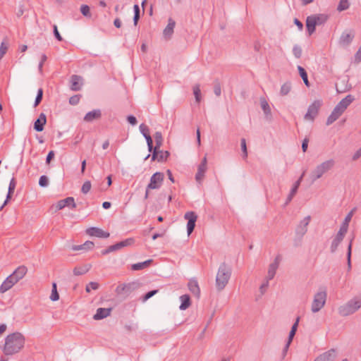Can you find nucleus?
I'll return each instance as SVG.
<instances>
[{
    "instance_id": "obj_17",
    "label": "nucleus",
    "mask_w": 361,
    "mask_h": 361,
    "mask_svg": "<svg viewBox=\"0 0 361 361\" xmlns=\"http://www.w3.org/2000/svg\"><path fill=\"white\" fill-rule=\"evenodd\" d=\"M336 357V350L331 348L318 355L314 361H334Z\"/></svg>"
},
{
    "instance_id": "obj_30",
    "label": "nucleus",
    "mask_w": 361,
    "mask_h": 361,
    "mask_svg": "<svg viewBox=\"0 0 361 361\" xmlns=\"http://www.w3.org/2000/svg\"><path fill=\"white\" fill-rule=\"evenodd\" d=\"M94 247V243L92 241L87 240L82 245H73L72 247V250H75V251L82 250L87 251V250L93 249Z\"/></svg>"
},
{
    "instance_id": "obj_39",
    "label": "nucleus",
    "mask_w": 361,
    "mask_h": 361,
    "mask_svg": "<svg viewBox=\"0 0 361 361\" xmlns=\"http://www.w3.org/2000/svg\"><path fill=\"white\" fill-rule=\"evenodd\" d=\"M59 299V294L57 291V286L55 282L52 283L51 293L50 295V300L52 301H57Z\"/></svg>"
},
{
    "instance_id": "obj_60",
    "label": "nucleus",
    "mask_w": 361,
    "mask_h": 361,
    "mask_svg": "<svg viewBox=\"0 0 361 361\" xmlns=\"http://www.w3.org/2000/svg\"><path fill=\"white\" fill-rule=\"evenodd\" d=\"M16 185V181L15 180V178H13L9 183L8 191H10V192H14Z\"/></svg>"
},
{
    "instance_id": "obj_36",
    "label": "nucleus",
    "mask_w": 361,
    "mask_h": 361,
    "mask_svg": "<svg viewBox=\"0 0 361 361\" xmlns=\"http://www.w3.org/2000/svg\"><path fill=\"white\" fill-rule=\"evenodd\" d=\"M298 70L300 76L302 78L305 85L309 87L310 86V83L308 80L307 71H305V69L304 68H302L300 66H298Z\"/></svg>"
},
{
    "instance_id": "obj_38",
    "label": "nucleus",
    "mask_w": 361,
    "mask_h": 361,
    "mask_svg": "<svg viewBox=\"0 0 361 361\" xmlns=\"http://www.w3.org/2000/svg\"><path fill=\"white\" fill-rule=\"evenodd\" d=\"M206 171L207 167L198 166L197 172L195 175V179L198 183H200L204 178Z\"/></svg>"
},
{
    "instance_id": "obj_2",
    "label": "nucleus",
    "mask_w": 361,
    "mask_h": 361,
    "mask_svg": "<svg viewBox=\"0 0 361 361\" xmlns=\"http://www.w3.org/2000/svg\"><path fill=\"white\" fill-rule=\"evenodd\" d=\"M231 266L225 262L220 264L216 277V287L219 291H221L226 286L231 276Z\"/></svg>"
},
{
    "instance_id": "obj_18",
    "label": "nucleus",
    "mask_w": 361,
    "mask_h": 361,
    "mask_svg": "<svg viewBox=\"0 0 361 361\" xmlns=\"http://www.w3.org/2000/svg\"><path fill=\"white\" fill-rule=\"evenodd\" d=\"M354 100H355L354 97L351 94H348L345 98H343L341 101H340L338 102V104L335 107L343 114L345 111V110L348 108V106Z\"/></svg>"
},
{
    "instance_id": "obj_6",
    "label": "nucleus",
    "mask_w": 361,
    "mask_h": 361,
    "mask_svg": "<svg viewBox=\"0 0 361 361\" xmlns=\"http://www.w3.org/2000/svg\"><path fill=\"white\" fill-rule=\"evenodd\" d=\"M164 175L161 172L154 173L150 178L149 184L147 185L145 194V199L149 197V190H157L160 188L164 181Z\"/></svg>"
},
{
    "instance_id": "obj_62",
    "label": "nucleus",
    "mask_w": 361,
    "mask_h": 361,
    "mask_svg": "<svg viewBox=\"0 0 361 361\" xmlns=\"http://www.w3.org/2000/svg\"><path fill=\"white\" fill-rule=\"evenodd\" d=\"M47 57L45 54H42V57H41V61L39 62V66H38V69H39V71L42 73V67H43V64L44 63L47 61Z\"/></svg>"
},
{
    "instance_id": "obj_55",
    "label": "nucleus",
    "mask_w": 361,
    "mask_h": 361,
    "mask_svg": "<svg viewBox=\"0 0 361 361\" xmlns=\"http://www.w3.org/2000/svg\"><path fill=\"white\" fill-rule=\"evenodd\" d=\"M140 130L145 137V136H147V135H149V129L148 126L145 123L140 124Z\"/></svg>"
},
{
    "instance_id": "obj_52",
    "label": "nucleus",
    "mask_w": 361,
    "mask_h": 361,
    "mask_svg": "<svg viewBox=\"0 0 361 361\" xmlns=\"http://www.w3.org/2000/svg\"><path fill=\"white\" fill-rule=\"evenodd\" d=\"M92 185L90 181H85L81 188V192L84 194H87L91 189Z\"/></svg>"
},
{
    "instance_id": "obj_5",
    "label": "nucleus",
    "mask_w": 361,
    "mask_h": 361,
    "mask_svg": "<svg viewBox=\"0 0 361 361\" xmlns=\"http://www.w3.org/2000/svg\"><path fill=\"white\" fill-rule=\"evenodd\" d=\"M141 286V283L138 281H132L128 283H122L118 285L115 292L118 295L128 297L133 292L137 290Z\"/></svg>"
},
{
    "instance_id": "obj_61",
    "label": "nucleus",
    "mask_w": 361,
    "mask_h": 361,
    "mask_svg": "<svg viewBox=\"0 0 361 361\" xmlns=\"http://www.w3.org/2000/svg\"><path fill=\"white\" fill-rule=\"evenodd\" d=\"M13 192H10L8 191L6 198L4 202V204L0 207V211L3 209V208L8 204V201L11 199Z\"/></svg>"
},
{
    "instance_id": "obj_35",
    "label": "nucleus",
    "mask_w": 361,
    "mask_h": 361,
    "mask_svg": "<svg viewBox=\"0 0 361 361\" xmlns=\"http://www.w3.org/2000/svg\"><path fill=\"white\" fill-rule=\"evenodd\" d=\"M135 243V239L133 238H129L121 242H118L116 244L118 250H121L125 247L131 246Z\"/></svg>"
},
{
    "instance_id": "obj_32",
    "label": "nucleus",
    "mask_w": 361,
    "mask_h": 361,
    "mask_svg": "<svg viewBox=\"0 0 361 361\" xmlns=\"http://www.w3.org/2000/svg\"><path fill=\"white\" fill-rule=\"evenodd\" d=\"M152 262H153L152 259H147L142 262H138L136 264H133L131 265V269L133 271H138V270L144 269L147 268V267H149L152 263Z\"/></svg>"
},
{
    "instance_id": "obj_48",
    "label": "nucleus",
    "mask_w": 361,
    "mask_h": 361,
    "mask_svg": "<svg viewBox=\"0 0 361 361\" xmlns=\"http://www.w3.org/2000/svg\"><path fill=\"white\" fill-rule=\"evenodd\" d=\"M42 98H43V90L42 88H39L37 91V96L35 98V104H34L35 107H36L37 106H38L40 104V102L42 100Z\"/></svg>"
},
{
    "instance_id": "obj_33",
    "label": "nucleus",
    "mask_w": 361,
    "mask_h": 361,
    "mask_svg": "<svg viewBox=\"0 0 361 361\" xmlns=\"http://www.w3.org/2000/svg\"><path fill=\"white\" fill-rule=\"evenodd\" d=\"M180 300L181 301V304L179 307L180 310H185L190 306L191 302L190 297L189 295L185 294L181 295L180 297Z\"/></svg>"
},
{
    "instance_id": "obj_1",
    "label": "nucleus",
    "mask_w": 361,
    "mask_h": 361,
    "mask_svg": "<svg viewBox=\"0 0 361 361\" xmlns=\"http://www.w3.org/2000/svg\"><path fill=\"white\" fill-rule=\"evenodd\" d=\"M25 336L20 332L8 334L5 338L3 352L5 355H12L18 353L25 345Z\"/></svg>"
},
{
    "instance_id": "obj_58",
    "label": "nucleus",
    "mask_w": 361,
    "mask_h": 361,
    "mask_svg": "<svg viewBox=\"0 0 361 361\" xmlns=\"http://www.w3.org/2000/svg\"><path fill=\"white\" fill-rule=\"evenodd\" d=\"M53 32H54V37H56V39L59 41H62L63 40V38L61 37V35H60L59 30H58V27L56 25H54L53 26Z\"/></svg>"
},
{
    "instance_id": "obj_43",
    "label": "nucleus",
    "mask_w": 361,
    "mask_h": 361,
    "mask_svg": "<svg viewBox=\"0 0 361 361\" xmlns=\"http://www.w3.org/2000/svg\"><path fill=\"white\" fill-rule=\"evenodd\" d=\"M13 286L11 281L6 278L0 286V293H4Z\"/></svg>"
},
{
    "instance_id": "obj_31",
    "label": "nucleus",
    "mask_w": 361,
    "mask_h": 361,
    "mask_svg": "<svg viewBox=\"0 0 361 361\" xmlns=\"http://www.w3.org/2000/svg\"><path fill=\"white\" fill-rule=\"evenodd\" d=\"M342 113L338 110L336 107H334L331 114L329 116L326 121V125L329 126L336 121L341 116Z\"/></svg>"
},
{
    "instance_id": "obj_11",
    "label": "nucleus",
    "mask_w": 361,
    "mask_h": 361,
    "mask_svg": "<svg viewBox=\"0 0 361 361\" xmlns=\"http://www.w3.org/2000/svg\"><path fill=\"white\" fill-rule=\"evenodd\" d=\"M184 218L188 220L187 232L188 235H189L193 232L195 229L197 216L194 212H188L185 214Z\"/></svg>"
},
{
    "instance_id": "obj_16",
    "label": "nucleus",
    "mask_w": 361,
    "mask_h": 361,
    "mask_svg": "<svg viewBox=\"0 0 361 361\" xmlns=\"http://www.w3.org/2000/svg\"><path fill=\"white\" fill-rule=\"evenodd\" d=\"M346 233L339 230L334 238V240L331 242V246H330V250L331 253H334L340 245V243L343 241Z\"/></svg>"
},
{
    "instance_id": "obj_28",
    "label": "nucleus",
    "mask_w": 361,
    "mask_h": 361,
    "mask_svg": "<svg viewBox=\"0 0 361 361\" xmlns=\"http://www.w3.org/2000/svg\"><path fill=\"white\" fill-rule=\"evenodd\" d=\"M190 291L194 294L197 298L200 297V289L198 283L196 280H190L188 284Z\"/></svg>"
},
{
    "instance_id": "obj_40",
    "label": "nucleus",
    "mask_w": 361,
    "mask_h": 361,
    "mask_svg": "<svg viewBox=\"0 0 361 361\" xmlns=\"http://www.w3.org/2000/svg\"><path fill=\"white\" fill-rule=\"evenodd\" d=\"M134 10V16H133V23L134 25L136 26L140 18V9L137 4H135L133 6Z\"/></svg>"
},
{
    "instance_id": "obj_27",
    "label": "nucleus",
    "mask_w": 361,
    "mask_h": 361,
    "mask_svg": "<svg viewBox=\"0 0 361 361\" xmlns=\"http://www.w3.org/2000/svg\"><path fill=\"white\" fill-rule=\"evenodd\" d=\"M302 178V175L300 176V178L294 183L292 189L290 190V192L289 193V195H288L287 197V199H286V201L285 202V205H287L291 200L293 198V197L295 196V195L296 194L297 191H298V189L300 186V182H301V180Z\"/></svg>"
},
{
    "instance_id": "obj_4",
    "label": "nucleus",
    "mask_w": 361,
    "mask_h": 361,
    "mask_svg": "<svg viewBox=\"0 0 361 361\" xmlns=\"http://www.w3.org/2000/svg\"><path fill=\"white\" fill-rule=\"evenodd\" d=\"M335 165V161L332 159L326 160L319 164L311 173V178L313 181L320 178L323 174L331 170Z\"/></svg>"
},
{
    "instance_id": "obj_9",
    "label": "nucleus",
    "mask_w": 361,
    "mask_h": 361,
    "mask_svg": "<svg viewBox=\"0 0 361 361\" xmlns=\"http://www.w3.org/2000/svg\"><path fill=\"white\" fill-rule=\"evenodd\" d=\"M311 216H307L301 220L295 228V235L298 242L300 243L303 236L307 232V226L310 222Z\"/></svg>"
},
{
    "instance_id": "obj_22",
    "label": "nucleus",
    "mask_w": 361,
    "mask_h": 361,
    "mask_svg": "<svg viewBox=\"0 0 361 361\" xmlns=\"http://www.w3.org/2000/svg\"><path fill=\"white\" fill-rule=\"evenodd\" d=\"M112 308H102L99 307L97 310L96 313L93 316L94 320L103 319L111 314Z\"/></svg>"
},
{
    "instance_id": "obj_3",
    "label": "nucleus",
    "mask_w": 361,
    "mask_h": 361,
    "mask_svg": "<svg viewBox=\"0 0 361 361\" xmlns=\"http://www.w3.org/2000/svg\"><path fill=\"white\" fill-rule=\"evenodd\" d=\"M328 19L329 16L324 13L307 16L306 18V28L309 35H312L315 32L317 25H324Z\"/></svg>"
},
{
    "instance_id": "obj_63",
    "label": "nucleus",
    "mask_w": 361,
    "mask_h": 361,
    "mask_svg": "<svg viewBox=\"0 0 361 361\" xmlns=\"http://www.w3.org/2000/svg\"><path fill=\"white\" fill-rule=\"evenodd\" d=\"M127 121L129 123H130L132 126H135L137 123V118L133 116L129 115L127 116Z\"/></svg>"
},
{
    "instance_id": "obj_51",
    "label": "nucleus",
    "mask_w": 361,
    "mask_h": 361,
    "mask_svg": "<svg viewBox=\"0 0 361 361\" xmlns=\"http://www.w3.org/2000/svg\"><path fill=\"white\" fill-rule=\"evenodd\" d=\"M147 141L148 150L149 152H152L154 150V147L153 146V140L150 135H147V136H145V137Z\"/></svg>"
},
{
    "instance_id": "obj_59",
    "label": "nucleus",
    "mask_w": 361,
    "mask_h": 361,
    "mask_svg": "<svg viewBox=\"0 0 361 361\" xmlns=\"http://www.w3.org/2000/svg\"><path fill=\"white\" fill-rule=\"evenodd\" d=\"M8 49L7 45L4 42H1L0 46V60L3 58Z\"/></svg>"
},
{
    "instance_id": "obj_47",
    "label": "nucleus",
    "mask_w": 361,
    "mask_h": 361,
    "mask_svg": "<svg viewBox=\"0 0 361 361\" xmlns=\"http://www.w3.org/2000/svg\"><path fill=\"white\" fill-rule=\"evenodd\" d=\"M80 12L84 16H85L87 18H91V16H92L91 13H90V8L89 6H87L86 4H83L81 6Z\"/></svg>"
},
{
    "instance_id": "obj_46",
    "label": "nucleus",
    "mask_w": 361,
    "mask_h": 361,
    "mask_svg": "<svg viewBox=\"0 0 361 361\" xmlns=\"http://www.w3.org/2000/svg\"><path fill=\"white\" fill-rule=\"evenodd\" d=\"M349 6L350 4L348 0H340L337 10L338 11H345L349 8Z\"/></svg>"
},
{
    "instance_id": "obj_57",
    "label": "nucleus",
    "mask_w": 361,
    "mask_h": 361,
    "mask_svg": "<svg viewBox=\"0 0 361 361\" xmlns=\"http://www.w3.org/2000/svg\"><path fill=\"white\" fill-rule=\"evenodd\" d=\"M80 99V95L75 94L70 97L69 103L71 105H76L79 103Z\"/></svg>"
},
{
    "instance_id": "obj_24",
    "label": "nucleus",
    "mask_w": 361,
    "mask_h": 361,
    "mask_svg": "<svg viewBox=\"0 0 361 361\" xmlns=\"http://www.w3.org/2000/svg\"><path fill=\"white\" fill-rule=\"evenodd\" d=\"M102 117V112L100 109H94L87 113L84 117V121L86 122H92L94 120H98Z\"/></svg>"
},
{
    "instance_id": "obj_50",
    "label": "nucleus",
    "mask_w": 361,
    "mask_h": 361,
    "mask_svg": "<svg viewBox=\"0 0 361 361\" xmlns=\"http://www.w3.org/2000/svg\"><path fill=\"white\" fill-rule=\"evenodd\" d=\"M118 250L116 246V244L109 246L106 249L102 251V255H106L111 252H115Z\"/></svg>"
},
{
    "instance_id": "obj_12",
    "label": "nucleus",
    "mask_w": 361,
    "mask_h": 361,
    "mask_svg": "<svg viewBox=\"0 0 361 361\" xmlns=\"http://www.w3.org/2000/svg\"><path fill=\"white\" fill-rule=\"evenodd\" d=\"M65 207H69L72 209L76 207V204L75 203V200L73 197H68L63 200H61L56 203L55 206H53V207H55V212L61 210Z\"/></svg>"
},
{
    "instance_id": "obj_56",
    "label": "nucleus",
    "mask_w": 361,
    "mask_h": 361,
    "mask_svg": "<svg viewBox=\"0 0 361 361\" xmlns=\"http://www.w3.org/2000/svg\"><path fill=\"white\" fill-rule=\"evenodd\" d=\"M49 184V179L48 178L43 175L42 176H40L39 179V185L41 186V187H47Z\"/></svg>"
},
{
    "instance_id": "obj_64",
    "label": "nucleus",
    "mask_w": 361,
    "mask_h": 361,
    "mask_svg": "<svg viewBox=\"0 0 361 361\" xmlns=\"http://www.w3.org/2000/svg\"><path fill=\"white\" fill-rule=\"evenodd\" d=\"M355 60L358 63L361 61V46L355 54Z\"/></svg>"
},
{
    "instance_id": "obj_21",
    "label": "nucleus",
    "mask_w": 361,
    "mask_h": 361,
    "mask_svg": "<svg viewBox=\"0 0 361 361\" xmlns=\"http://www.w3.org/2000/svg\"><path fill=\"white\" fill-rule=\"evenodd\" d=\"M47 123V116L44 113H41L39 118L34 123V129L37 132H42Z\"/></svg>"
},
{
    "instance_id": "obj_10",
    "label": "nucleus",
    "mask_w": 361,
    "mask_h": 361,
    "mask_svg": "<svg viewBox=\"0 0 361 361\" xmlns=\"http://www.w3.org/2000/svg\"><path fill=\"white\" fill-rule=\"evenodd\" d=\"M321 106L322 102L320 100H315L312 104L309 106L304 118L305 120L313 121L318 114Z\"/></svg>"
},
{
    "instance_id": "obj_54",
    "label": "nucleus",
    "mask_w": 361,
    "mask_h": 361,
    "mask_svg": "<svg viewBox=\"0 0 361 361\" xmlns=\"http://www.w3.org/2000/svg\"><path fill=\"white\" fill-rule=\"evenodd\" d=\"M293 55L297 58L300 59L302 56V49L298 45H295L293 48Z\"/></svg>"
},
{
    "instance_id": "obj_26",
    "label": "nucleus",
    "mask_w": 361,
    "mask_h": 361,
    "mask_svg": "<svg viewBox=\"0 0 361 361\" xmlns=\"http://www.w3.org/2000/svg\"><path fill=\"white\" fill-rule=\"evenodd\" d=\"M357 208L356 207H354L347 215L345 217V219L343 221V222L342 223V224L340 226V228L339 230L345 232L347 233L348 232V226H349V222L350 221L355 212L356 211Z\"/></svg>"
},
{
    "instance_id": "obj_53",
    "label": "nucleus",
    "mask_w": 361,
    "mask_h": 361,
    "mask_svg": "<svg viewBox=\"0 0 361 361\" xmlns=\"http://www.w3.org/2000/svg\"><path fill=\"white\" fill-rule=\"evenodd\" d=\"M158 290H150V291H148L147 293H146L143 296H142V301L143 302H145L147 301V300H149L150 298H152V296H154L155 294H157L158 293Z\"/></svg>"
},
{
    "instance_id": "obj_29",
    "label": "nucleus",
    "mask_w": 361,
    "mask_h": 361,
    "mask_svg": "<svg viewBox=\"0 0 361 361\" xmlns=\"http://www.w3.org/2000/svg\"><path fill=\"white\" fill-rule=\"evenodd\" d=\"M27 272V268L25 266L22 265V266L18 267L13 272L12 274L15 276V278L18 281H20V279H22L25 276Z\"/></svg>"
},
{
    "instance_id": "obj_44",
    "label": "nucleus",
    "mask_w": 361,
    "mask_h": 361,
    "mask_svg": "<svg viewBox=\"0 0 361 361\" xmlns=\"http://www.w3.org/2000/svg\"><path fill=\"white\" fill-rule=\"evenodd\" d=\"M240 146H241V149L243 152L242 157L243 159H246L247 157V149L246 140L245 138H242L240 140Z\"/></svg>"
},
{
    "instance_id": "obj_7",
    "label": "nucleus",
    "mask_w": 361,
    "mask_h": 361,
    "mask_svg": "<svg viewBox=\"0 0 361 361\" xmlns=\"http://www.w3.org/2000/svg\"><path fill=\"white\" fill-rule=\"evenodd\" d=\"M361 307L360 300H350L345 305L338 308V312L341 316L346 317L353 314Z\"/></svg>"
},
{
    "instance_id": "obj_8",
    "label": "nucleus",
    "mask_w": 361,
    "mask_h": 361,
    "mask_svg": "<svg viewBox=\"0 0 361 361\" xmlns=\"http://www.w3.org/2000/svg\"><path fill=\"white\" fill-rule=\"evenodd\" d=\"M326 299V291H321L316 293L312 304V311L313 312H319L325 305Z\"/></svg>"
},
{
    "instance_id": "obj_45",
    "label": "nucleus",
    "mask_w": 361,
    "mask_h": 361,
    "mask_svg": "<svg viewBox=\"0 0 361 361\" xmlns=\"http://www.w3.org/2000/svg\"><path fill=\"white\" fill-rule=\"evenodd\" d=\"M193 94L195 95L196 102L200 103L201 101V91L199 85H196L193 87Z\"/></svg>"
},
{
    "instance_id": "obj_15",
    "label": "nucleus",
    "mask_w": 361,
    "mask_h": 361,
    "mask_svg": "<svg viewBox=\"0 0 361 361\" xmlns=\"http://www.w3.org/2000/svg\"><path fill=\"white\" fill-rule=\"evenodd\" d=\"M86 233L91 236H96L98 238H109L110 233L104 231L102 229L97 227H90L86 230Z\"/></svg>"
},
{
    "instance_id": "obj_13",
    "label": "nucleus",
    "mask_w": 361,
    "mask_h": 361,
    "mask_svg": "<svg viewBox=\"0 0 361 361\" xmlns=\"http://www.w3.org/2000/svg\"><path fill=\"white\" fill-rule=\"evenodd\" d=\"M152 161H157L159 162L166 161L170 155L168 151H163L159 149H154L152 152Z\"/></svg>"
},
{
    "instance_id": "obj_42",
    "label": "nucleus",
    "mask_w": 361,
    "mask_h": 361,
    "mask_svg": "<svg viewBox=\"0 0 361 361\" xmlns=\"http://www.w3.org/2000/svg\"><path fill=\"white\" fill-rule=\"evenodd\" d=\"M291 90V83L290 82H286L283 85H282L281 90H280V94L282 96L287 95Z\"/></svg>"
},
{
    "instance_id": "obj_14",
    "label": "nucleus",
    "mask_w": 361,
    "mask_h": 361,
    "mask_svg": "<svg viewBox=\"0 0 361 361\" xmlns=\"http://www.w3.org/2000/svg\"><path fill=\"white\" fill-rule=\"evenodd\" d=\"M355 37V33L353 30L349 32H343L339 39V44L343 47L348 46Z\"/></svg>"
},
{
    "instance_id": "obj_25",
    "label": "nucleus",
    "mask_w": 361,
    "mask_h": 361,
    "mask_svg": "<svg viewBox=\"0 0 361 361\" xmlns=\"http://www.w3.org/2000/svg\"><path fill=\"white\" fill-rule=\"evenodd\" d=\"M176 22L170 18L168 20V25L163 31V35L166 39H170L171 37Z\"/></svg>"
},
{
    "instance_id": "obj_41",
    "label": "nucleus",
    "mask_w": 361,
    "mask_h": 361,
    "mask_svg": "<svg viewBox=\"0 0 361 361\" xmlns=\"http://www.w3.org/2000/svg\"><path fill=\"white\" fill-rule=\"evenodd\" d=\"M353 240V238H352L350 240L349 245L348 246V251H347V264H348V270H350L351 269V254H352Z\"/></svg>"
},
{
    "instance_id": "obj_49",
    "label": "nucleus",
    "mask_w": 361,
    "mask_h": 361,
    "mask_svg": "<svg viewBox=\"0 0 361 361\" xmlns=\"http://www.w3.org/2000/svg\"><path fill=\"white\" fill-rule=\"evenodd\" d=\"M99 287V285L97 282H90L85 288V290L87 293H90L91 289L92 290H97Z\"/></svg>"
},
{
    "instance_id": "obj_19",
    "label": "nucleus",
    "mask_w": 361,
    "mask_h": 361,
    "mask_svg": "<svg viewBox=\"0 0 361 361\" xmlns=\"http://www.w3.org/2000/svg\"><path fill=\"white\" fill-rule=\"evenodd\" d=\"M259 102L261 108L264 114L265 118L267 121H271L273 118L271 110L267 99L264 97H260Z\"/></svg>"
},
{
    "instance_id": "obj_23",
    "label": "nucleus",
    "mask_w": 361,
    "mask_h": 361,
    "mask_svg": "<svg viewBox=\"0 0 361 361\" xmlns=\"http://www.w3.org/2000/svg\"><path fill=\"white\" fill-rule=\"evenodd\" d=\"M82 77L78 75H73L71 77V90L73 91H79L82 87Z\"/></svg>"
},
{
    "instance_id": "obj_37",
    "label": "nucleus",
    "mask_w": 361,
    "mask_h": 361,
    "mask_svg": "<svg viewBox=\"0 0 361 361\" xmlns=\"http://www.w3.org/2000/svg\"><path fill=\"white\" fill-rule=\"evenodd\" d=\"M154 140H155V146L154 149H159L162 145L163 143V137L162 134L161 132H156L154 135Z\"/></svg>"
},
{
    "instance_id": "obj_20",
    "label": "nucleus",
    "mask_w": 361,
    "mask_h": 361,
    "mask_svg": "<svg viewBox=\"0 0 361 361\" xmlns=\"http://www.w3.org/2000/svg\"><path fill=\"white\" fill-rule=\"evenodd\" d=\"M280 261L281 257L280 255H278L276 257L274 261L269 264L267 276V279H268V280H271L274 277L276 270L279 267Z\"/></svg>"
},
{
    "instance_id": "obj_34",
    "label": "nucleus",
    "mask_w": 361,
    "mask_h": 361,
    "mask_svg": "<svg viewBox=\"0 0 361 361\" xmlns=\"http://www.w3.org/2000/svg\"><path fill=\"white\" fill-rule=\"evenodd\" d=\"M91 268L90 264H85L81 267H75L73 269V274L75 276H80L86 274Z\"/></svg>"
}]
</instances>
